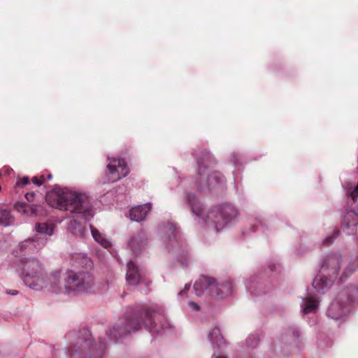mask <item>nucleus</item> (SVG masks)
Here are the masks:
<instances>
[{
	"instance_id": "nucleus-1",
	"label": "nucleus",
	"mask_w": 358,
	"mask_h": 358,
	"mask_svg": "<svg viewBox=\"0 0 358 358\" xmlns=\"http://www.w3.org/2000/svg\"><path fill=\"white\" fill-rule=\"evenodd\" d=\"M22 275L24 284L34 290L48 289L68 296L90 293L94 286V278L88 272L68 270L63 276L59 271L44 274L41 264L36 259L24 263Z\"/></svg>"
},
{
	"instance_id": "nucleus-2",
	"label": "nucleus",
	"mask_w": 358,
	"mask_h": 358,
	"mask_svg": "<svg viewBox=\"0 0 358 358\" xmlns=\"http://www.w3.org/2000/svg\"><path fill=\"white\" fill-rule=\"evenodd\" d=\"M158 316L155 308H148L141 310H132L106 331V335L111 340H117L128 334L141 329L143 327L153 334H163L169 331L172 326L169 322H166L161 326L156 323Z\"/></svg>"
},
{
	"instance_id": "nucleus-3",
	"label": "nucleus",
	"mask_w": 358,
	"mask_h": 358,
	"mask_svg": "<svg viewBox=\"0 0 358 358\" xmlns=\"http://www.w3.org/2000/svg\"><path fill=\"white\" fill-rule=\"evenodd\" d=\"M185 201L197 222L218 233L232 227L238 220L239 212L231 203H224L206 211L203 203L193 193H187Z\"/></svg>"
},
{
	"instance_id": "nucleus-4",
	"label": "nucleus",
	"mask_w": 358,
	"mask_h": 358,
	"mask_svg": "<svg viewBox=\"0 0 358 358\" xmlns=\"http://www.w3.org/2000/svg\"><path fill=\"white\" fill-rule=\"evenodd\" d=\"M46 201L52 207L76 214L85 221L94 216L92 199L86 192L55 188L47 194Z\"/></svg>"
},
{
	"instance_id": "nucleus-5",
	"label": "nucleus",
	"mask_w": 358,
	"mask_h": 358,
	"mask_svg": "<svg viewBox=\"0 0 358 358\" xmlns=\"http://www.w3.org/2000/svg\"><path fill=\"white\" fill-rule=\"evenodd\" d=\"M358 301V287L355 285L343 288L329 304L327 315L336 321H343L352 311L353 304Z\"/></svg>"
},
{
	"instance_id": "nucleus-6",
	"label": "nucleus",
	"mask_w": 358,
	"mask_h": 358,
	"mask_svg": "<svg viewBox=\"0 0 358 358\" xmlns=\"http://www.w3.org/2000/svg\"><path fill=\"white\" fill-rule=\"evenodd\" d=\"M194 289L198 296L206 292L212 297L219 299L231 293L232 285L228 280L217 281L213 278L202 275L195 282Z\"/></svg>"
},
{
	"instance_id": "nucleus-7",
	"label": "nucleus",
	"mask_w": 358,
	"mask_h": 358,
	"mask_svg": "<svg viewBox=\"0 0 358 358\" xmlns=\"http://www.w3.org/2000/svg\"><path fill=\"white\" fill-rule=\"evenodd\" d=\"M84 338L80 339L69 349L71 358H101L106 349V343H94L90 338L88 329H84Z\"/></svg>"
},
{
	"instance_id": "nucleus-8",
	"label": "nucleus",
	"mask_w": 358,
	"mask_h": 358,
	"mask_svg": "<svg viewBox=\"0 0 358 358\" xmlns=\"http://www.w3.org/2000/svg\"><path fill=\"white\" fill-rule=\"evenodd\" d=\"M168 236L170 246L182 266H186L190 262L187 246L184 242L180 229L176 223L169 222L163 229Z\"/></svg>"
},
{
	"instance_id": "nucleus-9",
	"label": "nucleus",
	"mask_w": 358,
	"mask_h": 358,
	"mask_svg": "<svg viewBox=\"0 0 358 358\" xmlns=\"http://www.w3.org/2000/svg\"><path fill=\"white\" fill-rule=\"evenodd\" d=\"M198 164L199 178L196 180V185L199 191H216L225 185V179L220 172L213 171L207 173L203 161H199Z\"/></svg>"
},
{
	"instance_id": "nucleus-10",
	"label": "nucleus",
	"mask_w": 358,
	"mask_h": 358,
	"mask_svg": "<svg viewBox=\"0 0 358 358\" xmlns=\"http://www.w3.org/2000/svg\"><path fill=\"white\" fill-rule=\"evenodd\" d=\"M106 177L108 181L115 182L129 174V169L125 160L122 158H108Z\"/></svg>"
},
{
	"instance_id": "nucleus-11",
	"label": "nucleus",
	"mask_w": 358,
	"mask_h": 358,
	"mask_svg": "<svg viewBox=\"0 0 358 358\" xmlns=\"http://www.w3.org/2000/svg\"><path fill=\"white\" fill-rule=\"evenodd\" d=\"M341 255L339 253L328 254L322 259L321 268L327 271L330 275H337L341 268Z\"/></svg>"
},
{
	"instance_id": "nucleus-12",
	"label": "nucleus",
	"mask_w": 358,
	"mask_h": 358,
	"mask_svg": "<svg viewBox=\"0 0 358 358\" xmlns=\"http://www.w3.org/2000/svg\"><path fill=\"white\" fill-rule=\"evenodd\" d=\"M358 215L355 211H348L341 222V229L347 235H352L357 231Z\"/></svg>"
},
{
	"instance_id": "nucleus-13",
	"label": "nucleus",
	"mask_w": 358,
	"mask_h": 358,
	"mask_svg": "<svg viewBox=\"0 0 358 358\" xmlns=\"http://www.w3.org/2000/svg\"><path fill=\"white\" fill-rule=\"evenodd\" d=\"M127 267L126 280L128 285L136 286L140 284L142 274L138 266L133 261H129Z\"/></svg>"
},
{
	"instance_id": "nucleus-14",
	"label": "nucleus",
	"mask_w": 358,
	"mask_h": 358,
	"mask_svg": "<svg viewBox=\"0 0 358 358\" xmlns=\"http://www.w3.org/2000/svg\"><path fill=\"white\" fill-rule=\"evenodd\" d=\"M320 301L311 292L302 298L301 308L303 314L315 313L319 308Z\"/></svg>"
},
{
	"instance_id": "nucleus-15",
	"label": "nucleus",
	"mask_w": 358,
	"mask_h": 358,
	"mask_svg": "<svg viewBox=\"0 0 358 358\" xmlns=\"http://www.w3.org/2000/svg\"><path fill=\"white\" fill-rule=\"evenodd\" d=\"M151 208L152 205L150 203L135 206L129 211L130 219L135 222L143 221L146 217Z\"/></svg>"
},
{
	"instance_id": "nucleus-16",
	"label": "nucleus",
	"mask_w": 358,
	"mask_h": 358,
	"mask_svg": "<svg viewBox=\"0 0 358 358\" xmlns=\"http://www.w3.org/2000/svg\"><path fill=\"white\" fill-rule=\"evenodd\" d=\"M147 238L143 232L134 236L129 243V248L134 255H138L146 246Z\"/></svg>"
},
{
	"instance_id": "nucleus-17",
	"label": "nucleus",
	"mask_w": 358,
	"mask_h": 358,
	"mask_svg": "<svg viewBox=\"0 0 358 358\" xmlns=\"http://www.w3.org/2000/svg\"><path fill=\"white\" fill-rule=\"evenodd\" d=\"M332 285V281L323 274H318L313 280L312 286L318 294H324Z\"/></svg>"
},
{
	"instance_id": "nucleus-18",
	"label": "nucleus",
	"mask_w": 358,
	"mask_h": 358,
	"mask_svg": "<svg viewBox=\"0 0 358 358\" xmlns=\"http://www.w3.org/2000/svg\"><path fill=\"white\" fill-rule=\"evenodd\" d=\"M343 187L348 196V201H352L355 203H357L358 201V182L356 184L348 182Z\"/></svg>"
},
{
	"instance_id": "nucleus-19",
	"label": "nucleus",
	"mask_w": 358,
	"mask_h": 358,
	"mask_svg": "<svg viewBox=\"0 0 358 358\" xmlns=\"http://www.w3.org/2000/svg\"><path fill=\"white\" fill-rule=\"evenodd\" d=\"M247 291L253 295H259L262 293L261 285L257 281L256 278L251 277L245 282Z\"/></svg>"
},
{
	"instance_id": "nucleus-20",
	"label": "nucleus",
	"mask_w": 358,
	"mask_h": 358,
	"mask_svg": "<svg viewBox=\"0 0 358 358\" xmlns=\"http://www.w3.org/2000/svg\"><path fill=\"white\" fill-rule=\"evenodd\" d=\"M55 224L52 223L43 222L36 223L35 230L37 233L44 234L51 236L54 234Z\"/></svg>"
},
{
	"instance_id": "nucleus-21",
	"label": "nucleus",
	"mask_w": 358,
	"mask_h": 358,
	"mask_svg": "<svg viewBox=\"0 0 358 358\" xmlns=\"http://www.w3.org/2000/svg\"><path fill=\"white\" fill-rule=\"evenodd\" d=\"M208 338L212 345H220L223 342V337L220 329L217 327H213L208 334Z\"/></svg>"
},
{
	"instance_id": "nucleus-22",
	"label": "nucleus",
	"mask_w": 358,
	"mask_h": 358,
	"mask_svg": "<svg viewBox=\"0 0 358 358\" xmlns=\"http://www.w3.org/2000/svg\"><path fill=\"white\" fill-rule=\"evenodd\" d=\"M15 223V218L11 215L9 210L5 209L0 210V225L3 227H8L13 225Z\"/></svg>"
},
{
	"instance_id": "nucleus-23",
	"label": "nucleus",
	"mask_w": 358,
	"mask_h": 358,
	"mask_svg": "<svg viewBox=\"0 0 358 358\" xmlns=\"http://www.w3.org/2000/svg\"><path fill=\"white\" fill-rule=\"evenodd\" d=\"M358 270V256L352 258L348 266L343 271L341 278H348L352 273Z\"/></svg>"
},
{
	"instance_id": "nucleus-24",
	"label": "nucleus",
	"mask_w": 358,
	"mask_h": 358,
	"mask_svg": "<svg viewBox=\"0 0 358 358\" xmlns=\"http://www.w3.org/2000/svg\"><path fill=\"white\" fill-rule=\"evenodd\" d=\"M68 229L72 234L81 237L84 236L85 231V228L83 224L76 220H73L70 222Z\"/></svg>"
},
{
	"instance_id": "nucleus-25",
	"label": "nucleus",
	"mask_w": 358,
	"mask_h": 358,
	"mask_svg": "<svg viewBox=\"0 0 358 358\" xmlns=\"http://www.w3.org/2000/svg\"><path fill=\"white\" fill-rule=\"evenodd\" d=\"M91 234L94 241L99 243L105 248H108L110 245V243L101 234L97 229L90 227Z\"/></svg>"
},
{
	"instance_id": "nucleus-26",
	"label": "nucleus",
	"mask_w": 358,
	"mask_h": 358,
	"mask_svg": "<svg viewBox=\"0 0 358 358\" xmlns=\"http://www.w3.org/2000/svg\"><path fill=\"white\" fill-rule=\"evenodd\" d=\"M32 239L31 249L33 251L39 250L45 247L48 243V238L45 237L39 236L38 235L34 236Z\"/></svg>"
},
{
	"instance_id": "nucleus-27",
	"label": "nucleus",
	"mask_w": 358,
	"mask_h": 358,
	"mask_svg": "<svg viewBox=\"0 0 358 358\" xmlns=\"http://www.w3.org/2000/svg\"><path fill=\"white\" fill-rule=\"evenodd\" d=\"M15 209L20 214L26 217H31V205L24 202H20L15 204Z\"/></svg>"
},
{
	"instance_id": "nucleus-28",
	"label": "nucleus",
	"mask_w": 358,
	"mask_h": 358,
	"mask_svg": "<svg viewBox=\"0 0 358 358\" xmlns=\"http://www.w3.org/2000/svg\"><path fill=\"white\" fill-rule=\"evenodd\" d=\"M75 262L73 264L77 266H91L92 262L90 259L84 254L78 253L76 255Z\"/></svg>"
},
{
	"instance_id": "nucleus-29",
	"label": "nucleus",
	"mask_w": 358,
	"mask_h": 358,
	"mask_svg": "<svg viewBox=\"0 0 358 358\" xmlns=\"http://www.w3.org/2000/svg\"><path fill=\"white\" fill-rule=\"evenodd\" d=\"M259 338L257 334L250 335L246 340V345L250 348H256L259 344Z\"/></svg>"
},
{
	"instance_id": "nucleus-30",
	"label": "nucleus",
	"mask_w": 358,
	"mask_h": 358,
	"mask_svg": "<svg viewBox=\"0 0 358 358\" xmlns=\"http://www.w3.org/2000/svg\"><path fill=\"white\" fill-rule=\"evenodd\" d=\"M182 306L188 312L196 313L200 311L201 310L200 306L197 303H195L192 301H188L185 306V304H182Z\"/></svg>"
},
{
	"instance_id": "nucleus-31",
	"label": "nucleus",
	"mask_w": 358,
	"mask_h": 358,
	"mask_svg": "<svg viewBox=\"0 0 358 358\" xmlns=\"http://www.w3.org/2000/svg\"><path fill=\"white\" fill-rule=\"evenodd\" d=\"M45 215L43 207L41 205L31 204V217L43 216Z\"/></svg>"
},
{
	"instance_id": "nucleus-32",
	"label": "nucleus",
	"mask_w": 358,
	"mask_h": 358,
	"mask_svg": "<svg viewBox=\"0 0 358 358\" xmlns=\"http://www.w3.org/2000/svg\"><path fill=\"white\" fill-rule=\"evenodd\" d=\"M286 334L291 337L294 343H296L300 336V331L297 329L291 328L288 329Z\"/></svg>"
},
{
	"instance_id": "nucleus-33",
	"label": "nucleus",
	"mask_w": 358,
	"mask_h": 358,
	"mask_svg": "<svg viewBox=\"0 0 358 358\" xmlns=\"http://www.w3.org/2000/svg\"><path fill=\"white\" fill-rule=\"evenodd\" d=\"M32 241V239L31 238H29L23 241H22L21 243H20L19 244V247L21 250H25V249H28L31 251H33V249H31V242Z\"/></svg>"
},
{
	"instance_id": "nucleus-34",
	"label": "nucleus",
	"mask_w": 358,
	"mask_h": 358,
	"mask_svg": "<svg viewBox=\"0 0 358 358\" xmlns=\"http://www.w3.org/2000/svg\"><path fill=\"white\" fill-rule=\"evenodd\" d=\"M337 236H338V231H334L333 235L328 236L327 237H326L324 239L322 244L324 245H329L332 244Z\"/></svg>"
},
{
	"instance_id": "nucleus-35",
	"label": "nucleus",
	"mask_w": 358,
	"mask_h": 358,
	"mask_svg": "<svg viewBox=\"0 0 358 358\" xmlns=\"http://www.w3.org/2000/svg\"><path fill=\"white\" fill-rule=\"evenodd\" d=\"M191 285L189 283H187L185 285L183 289H182L180 292H178V296H182L186 294V293L189 291L190 289Z\"/></svg>"
},
{
	"instance_id": "nucleus-36",
	"label": "nucleus",
	"mask_w": 358,
	"mask_h": 358,
	"mask_svg": "<svg viewBox=\"0 0 358 358\" xmlns=\"http://www.w3.org/2000/svg\"><path fill=\"white\" fill-rule=\"evenodd\" d=\"M41 179L42 180H40L36 177H34L32 178V181L36 185L40 186L42 184V182L45 180V178L43 176H41Z\"/></svg>"
},
{
	"instance_id": "nucleus-37",
	"label": "nucleus",
	"mask_w": 358,
	"mask_h": 358,
	"mask_svg": "<svg viewBox=\"0 0 358 358\" xmlns=\"http://www.w3.org/2000/svg\"><path fill=\"white\" fill-rule=\"evenodd\" d=\"M29 179L28 177H24L21 180H18L17 182V185H20V183H22V185H27L29 184Z\"/></svg>"
},
{
	"instance_id": "nucleus-38",
	"label": "nucleus",
	"mask_w": 358,
	"mask_h": 358,
	"mask_svg": "<svg viewBox=\"0 0 358 358\" xmlns=\"http://www.w3.org/2000/svg\"><path fill=\"white\" fill-rule=\"evenodd\" d=\"M231 162H233L234 165H236L237 163H238V155L237 154H235V153H233L231 155Z\"/></svg>"
},
{
	"instance_id": "nucleus-39",
	"label": "nucleus",
	"mask_w": 358,
	"mask_h": 358,
	"mask_svg": "<svg viewBox=\"0 0 358 358\" xmlns=\"http://www.w3.org/2000/svg\"><path fill=\"white\" fill-rule=\"evenodd\" d=\"M6 293L8 294L15 296V295L18 294V291H17L15 289H9V290L6 291Z\"/></svg>"
},
{
	"instance_id": "nucleus-40",
	"label": "nucleus",
	"mask_w": 358,
	"mask_h": 358,
	"mask_svg": "<svg viewBox=\"0 0 358 358\" xmlns=\"http://www.w3.org/2000/svg\"><path fill=\"white\" fill-rule=\"evenodd\" d=\"M34 196V193H27V194H26V195H25L26 199H27L29 201H30L32 199V198H33Z\"/></svg>"
},
{
	"instance_id": "nucleus-41",
	"label": "nucleus",
	"mask_w": 358,
	"mask_h": 358,
	"mask_svg": "<svg viewBox=\"0 0 358 358\" xmlns=\"http://www.w3.org/2000/svg\"><path fill=\"white\" fill-rule=\"evenodd\" d=\"M211 358H227V357H224V356L217 355L214 354Z\"/></svg>"
},
{
	"instance_id": "nucleus-42",
	"label": "nucleus",
	"mask_w": 358,
	"mask_h": 358,
	"mask_svg": "<svg viewBox=\"0 0 358 358\" xmlns=\"http://www.w3.org/2000/svg\"><path fill=\"white\" fill-rule=\"evenodd\" d=\"M257 223L259 224V225H262V220H259V219H257Z\"/></svg>"
},
{
	"instance_id": "nucleus-43",
	"label": "nucleus",
	"mask_w": 358,
	"mask_h": 358,
	"mask_svg": "<svg viewBox=\"0 0 358 358\" xmlns=\"http://www.w3.org/2000/svg\"><path fill=\"white\" fill-rule=\"evenodd\" d=\"M52 178V175L51 174H48V176H47V179L48 180H50Z\"/></svg>"
},
{
	"instance_id": "nucleus-44",
	"label": "nucleus",
	"mask_w": 358,
	"mask_h": 358,
	"mask_svg": "<svg viewBox=\"0 0 358 358\" xmlns=\"http://www.w3.org/2000/svg\"><path fill=\"white\" fill-rule=\"evenodd\" d=\"M250 358H256V357H250Z\"/></svg>"
}]
</instances>
